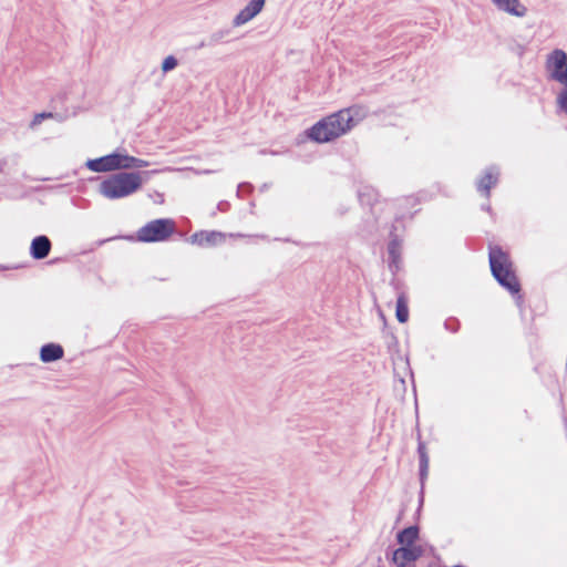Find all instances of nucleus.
I'll list each match as a JSON object with an SVG mask.
<instances>
[{
    "label": "nucleus",
    "instance_id": "f257e3e1",
    "mask_svg": "<svg viewBox=\"0 0 567 567\" xmlns=\"http://www.w3.org/2000/svg\"><path fill=\"white\" fill-rule=\"evenodd\" d=\"M367 114V109L361 105H352L339 110L312 125L308 130V136L317 143H328L347 134L358 125Z\"/></svg>",
    "mask_w": 567,
    "mask_h": 567
},
{
    "label": "nucleus",
    "instance_id": "f03ea898",
    "mask_svg": "<svg viewBox=\"0 0 567 567\" xmlns=\"http://www.w3.org/2000/svg\"><path fill=\"white\" fill-rule=\"evenodd\" d=\"M148 172H118L104 178L99 185V193L111 200L128 197L136 193L144 183Z\"/></svg>",
    "mask_w": 567,
    "mask_h": 567
},
{
    "label": "nucleus",
    "instance_id": "7ed1b4c3",
    "mask_svg": "<svg viewBox=\"0 0 567 567\" xmlns=\"http://www.w3.org/2000/svg\"><path fill=\"white\" fill-rule=\"evenodd\" d=\"M488 257L492 275L497 282L511 293H519L520 285L512 268L509 256L501 247L495 246L489 248Z\"/></svg>",
    "mask_w": 567,
    "mask_h": 567
},
{
    "label": "nucleus",
    "instance_id": "20e7f679",
    "mask_svg": "<svg viewBox=\"0 0 567 567\" xmlns=\"http://www.w3.org/2000/svg\"><path fill=\"white\" fill-rule=\"evenodd\" d=\"M175 228V221L171 218L154 219L138 229L137 239L143 243L164 241L173 235Z\"/></svg>",
    "mask_w": 567,
    "mask_h": 567
},
{
    "label": "nucleus",
    "instance_id": "39448f33",
    "mask_svg": "<svg viewBox=\"0 0 567 567\" xmlns=\"http://www.w3.org/2000/svg\"><path fill=\"white\" fill-rule=\"evenodd\" d=\"M549 78L567 87V54L560 49L554 50L546 61Z\"/></svg>",
    "mask_w": 567,
    "mask_h": 567
},
{
    "label": "nucleus",
    "instance_id": "423d86ee",
    "mask_svg": "<svg viewBox=\"0 0 567 567\" xmlns=\"http://www.w3.org/2000/svg\"><path fill=\"white\" fill-rule=\"evenodd\" d=\"M422 555V547L400 546L393 550L392 560L396 567H411Z\"/></svg>",
    "mask_w": 567,
    "mask_h": 567
},
{
    "label": "nucleus",
    "instance_id": "0eeeda50",
    "mask_svg": "<svg viewBox=\"0 0 567 567\" xmlns=\"http://www.w3.org/2000/svg\"><path fill=\"white\" fill-rule=\"evenodd\" d=\"M265 6V0H250L245 8H243L234 18V27H240L252 20L258 13L261 12Z\"/></svg>",
    "mask_w": 567,
    "mask_h": 567
},
{
    "label": "nucleus",
    "instance_id": "6e6552de",
    "mask_svg": "<svg viewBox=\"0 0 567 567\" xmlns=\"http://www.w3.org/2000/svg\"><path fill=\"white\" fill-rule=\"evenodd\" d=\"M224 239L225 235L216 230H200L190 236L192 244L203 247L215 246L224 241Z\"/></svg>",
    "mask_w": 567,
    "mask_h": 567
},
{
    "label": "nucleus",
    "instance_id": "1a4fd4ad",
    "mask_svg": "<svg viewBox=\"0 0 567 567\" xmlns=\"http://www.w3.org/2000/svg\"><path fill=\"white\" fill-rule=\"evenodd\" d=\"M51 247L52 244L48 236H37L31 241L30 255L37 260L44 259L50 254Z\"/></svg>",
    "mask_w": 567,
    "mask_h": 567
},
{
    "label": "nucleus",
    "instance_id": "9d476101",
    "mask_svg": "<svg viewBox=\"0 0 567 567\" xmlns=\"http://www.w3.org/2000/svg\"><path fill=\"white\" fill-rule=\"evenodd\" d=\"M498 176L499 169L496 166L487 167L485 174L477 182V190L488 198L491 188L498 182Z\"/></svg>",
    "mask_w": 567,
    "mask_h": 567
},
{
    "label": "nucleus",
    "instance_id": "9b49d317",
    "mask_svg": "<svg viewBox=\"0 0 567 567\" xmlns=\"http://www.w3.org/2000/svg\"><path fill=\"white\" fill-rule=\"evenodd\" d=\"M492 3L505 13L514 17H524L526 14V7L519 0H491Z\"/></svg>",
    "mask_w": 567,
    "mask_h": 567
},
{
    "label": "nucleus",
    "instance_id": "f8f14e48",
    "mask_svg": "<svg viewBox=\"0 0 567 567\" xmlns=\"http://www.w3.org/2000/svg\"><path fill=\"white\" fill-rule=\"evenodd\" d=\"M419 534L420 529L416 525L409 526L398 533L396 540L400 544V546L422 547L421 545L416 544V540L419 539Z\"/></svg>",
    "mask_w": 567,
    "mask_h": 567
},
{
    "label": "nucleus",
    "instance_id": "ddd939ff",
    "mask_svg": "<svg viewBox=\"0 0 567 567\" xmlns=\"http://www.w3.org/2000/svg\"><path fill=\"white\" fill-rule=\"evenodd\" d=\"M64 351L60 344L48 343L40 350V359L42 362H53L63 358Z\"/></svg>",
    "mask_w": 567,
    "mask_h": 567
},
{
    "label": "nucleus",
    "instance_id": "4468645a",
    "mask_svg": "<svg viewBox=\"0 0 567 567\" xmlns=\"http://www.w3.org/2000/svg\"><path fill=\"white\" fill-rule=\"evenodd\" d=\"M120 169L143 168L148 166V162L124 153H118Z\"/></svg>",
    "mask_w": 567,
    "mask_h": 567
},
{
    "label": "nucleus",
    "instance_id": "2eb2a0df",
    "mask_svg": "<svg viewBox=\"0 0 567 567\" xmlns=\"http://www.w3.org/2000/svg\"><path fill=\"white\" fill-rule=\"evenodd\" d=\"M417 453L420 458V478L423 482L429 472V455L423 442H419Z\"/></svg>",
    "mask_w": 567,
    "mask_h": 567
},
{
    "label": "nucleus",
    "instance_id": "dca6fc26",
    "mask_svg": "<svg viewBox=\"0 0 567 567\" xmlns=\"http://www.w3.org/2000/svg\"><path fill=\"white\" fill-rule=\"evenodd\" d=\"M396 319L399 322L404 323L409 319V309L405 297L400 295L396 300Z\"/></svg>",
    "mask_w": 567,
    "mask_h": 567
},
{
    "label": "nucleus",
    "instance_id": "f3484780",
    "mask_svg": "<svg viewBox=\"0 0 567 567\" xmlns=\"http://www.w3.org/2000/svg\"><path fill=\"white\" fill-rule=\"evenodd\" d=\"M388 252L391 258L390 267L395 266L398 268V261L400 258V243L398 239H392L388 245Z\"/></svg>",
    "mask_w": 567,
    "mask_h": 567
},
{
    "label": "nucleus",
    "instance_id": "a211bd4d",
    "mask_svg": "<svg viewBox=\"0 0 567 567\" xmlns=\"http://www.w3.org/2000/svg\"><path fill=\"white\" fill-rule=\"evenodd\" d=\"M86 167L89 169H91L92 172H96V173L109 172L107 166H106L105 156L94 158V159H89L86 162Z\"/></svg>",
    "mask_w": 567,
    "mask_h": 567
},
{
    "label": "nucleus",
    "instance_id": "6ab92c4d",
    "mask_svg": "<svg viewBox=\"0 0 567 567\" xmlns=\"http://www.w3.org/2000/svg\"><path fill=\"white\" fill-rule=\"evenodd\" d=\"M109 172L120 171L118 152L105 155Z\"/></svg>",
    "mask_w": 567,
    "mask_h": 567
},
{
    "label": "nucleus",
    "instance_id": "aec40b11",
    "mask_svg": "<svg viewBox=\"0 0 567 567\" xmlns=\"http://www.w3.org/2000/svg\"><path fill=\"white\" fill-rule=\"evenodd\" d=\"M178 62L177 59L174 55H168L164 59L162 63V70L164 73H167L172 70H174L177 66Z\"/></svg>",
    "mask_w": 567,
    "mask_h": 567
},
{
    "label": "nucleus",
    "instance_id": "412c9836",
    "mask_svg": "<svg viewBox=\"0 0 567 567\" xmlns=\"http://www.w3.org/2000/svg\"><path fill=\"white\" fill-rule=\"evenodd\" d=\"M557 104L561 111L567 114V89L563 90L557 96Z\"/></svg>",
    "mask_w": 567,
    "mask_h": 567
},
{
    "label": "nucleus",
    "instance_id": "4be33fe9",
    "mask_svg": "<svg viewBox=\"0 0 567 567\" xmlns=\"http://www.w3.org/2000/svg\"><path fill=\"white\" fill-rule=\"evenodd\" d=\"M51 117H54V114L53 113H50V112H43V113H39L34 116L31 125L34 126V125H38L40 124L44 118H51Z\"/></svg>",
    "mask_w": 567,
    "mask_h": 567
},
{
    "label": "nucleus",
    "instance_id": "5701e85b",
    "mask_svg": "<svg viewBox=\"0 0 567 567\" xmlns=\"http://www.w3.org/2000/svg\"><path fill=\"white\" fill-rule=\"evenodd\" d=\"M223 37H224V32H223V31L217 32V33H214V34L212 35V41L217 42V41H219Z\"/></svg>",
    "mask_w": 567,
    "mask_h": 567
},
{
    "label": "nucleus",
    "instance_id": "b1692460",
    "mask_svg": "<svg viewBox=\"0 0 567 567\" xmlns=\"http://www.w3.org/2000/svg\"><path fill=\"white\" fill-rule=\"evenodd\" d=\"M227 206H228V204H227V203H224V202H221V203H219V204H218V208H219L220 210H225Z\"/></svg>",
    "mask_w": 567,
    "mask_h": 567
},
{
    "label": "nucleus",
    "instance_id": "393cba45",
    "mask_svg": "<svg viewBox=\"0 0 567 567\" xmlns=\"http://www.w3.org/2000/svg\"><path fill=\"white\" fill-rule=\"evenodd\" d=\"M205 45H206V44H205V42H200V43L197 45V48H198V49H200V48H204Z\"/></svg>",
    "mask_w": 567,
    "mask_h": 567
},
{
    "label": "nucleus",
    "instance_id": "a878e982",
    "mask_svg": "<svg viewBox=\"0 0 567 567\" xmlns=\"http://www.w3.org/2000/svg\"><path fill=\"white\" fill-rule=\"evenodd\" d=\"M359 197L361 200H363V194L361 192H359Z\"/></svg>",
    "mask_w": 567,
    "mask_h": 567
}]
</instances>
